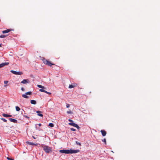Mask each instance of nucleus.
<instances>
[{
  "label": "nucleus",
  "mask_w": 160,
  "mask_h": 160,
  "mask_svg": "<svg viewBox=\"0 0 160 160\" xmlns=\"http://www.w3.org/2000/svg\"><path fill=\"white\" fill-rule=\"evenodd\" d=\"M79 150H59V152L62 153H64L65 154L69 153H75L79 152Z\"/></svg>",
  "instance_id": "f257e3e1"
},
{
  "label": "nucleus",
  "mask_w": 160,
  "mask_h": 160,
  "mask_svg": "<svg viewBox=\"0 0 160 160\" xmlns=\"http://www.w3.org/2000/svg\"><path fill=\"white\" fill-rule=\"evenodd\" d=\"M43 150L47 153H49L52 151V148L46 145H43L42 146Z\"/></svg>",
  "instance_id": "f03ea898"
},
{
  "label": "nucleus",
  "mask_w": 160,
  "mask_h": 160,
  "mask_svg": "<svg viewBox=\"0 0 160 160\" xmlns=\"http://www.w3.org/2000/svg\"><path fill=\"white\" fill-rule=\"evenodd\" d=\"M42 60L43 63L46 65L50 67H51L52 65H55L54 64L52 63L51 61L45 59L44 58H43Z\"/></svg>",
  "instance_id": "7ed1b4c3"
},
{
  "label": "nucleus",
  "mask_w": 160,
  "mask_h": 160,
  "mask_svg": "<svg viewBox=\"0 0 160 160\" xmlns=\"http://www.w3.org/2000/svg\"><path fill=\"white\" fill-rule=\"evenodd\" d=\"M12 73L15 74V75H21L23 73L22 72H16L13 70H11L10 71Z\"/></svg>",
  "instance_id": "20e7f679"
},
{
  "label": "nucleus",
  "mask_w": 160,
  "mask_h": 160,
  "mask_svg": "<svg viewBox=\"0 0 160 160\" xmlns=\"http://www.w3.org/2000/svg\"><path fill=\"white\" fill-rule=\"evenodd\" d=\"M77 86V84L76 83H73L72 84H71L69 85V88H74L75 87H76Z\"/></svg>",
  "instance_id": "39448f33"
},
{
  "label": "nucleus",
  "mask_w": 160,
  "mask_h": 160,
  "mask_svg": "<svg viewBox=\"0 0 160 160\" xmlns=\"http://www.w3.org/2000/svg\"><path fill=\"white\" fill-rule=\"evenodd\" d=\"M9 63L8 62H5L2 63L0 64V68H1L5 66L8 65L9 64Z\"/></svg>",
  "instance_id": "423d86ee"
},
{
  "label": "nucleus",
  "mask_w": 160,
  "mask_h": 160,
  "mask_svg": "<svg viewBox=\"0 0 160 160\" xmlns=\"http://www.w3.org/2000/svg\"><path fill=\"white\" fill-rule=\"evenodd\" d=\"M13 30L12 29H7L6 30L3 31H2V33L3 34L7 33Z\"/></svg>",
  "instance_id": "0eeeda50"
},
{
  "label": "nucleus",
  "mask_w": 160,
  "mask_h": 160,
  "mask_svg": "<svg viewBox=\"0 0 160 160\" xmlns=\"http://www.w3.org/2000/svg\"><path fill=\"white\" fill-rule=\"evenodd\" d=\"M29 82V81L28 79H24L21 82V83L23 84H26Z\"/></svg>",
  "instance_id": "6e6552de"
},
{
  "label": "nucleus",
  "mask_w": 160,
  "mask_h": 160,
  "mask_svg": "<svg viewBox=\"0 0 160 160\" xmlns=\"http://www.w3.org/2000/svg\"><path fill=\"white\" fill-rule=\"evenodd\" d=\"M9 120H10V122H14V123H17V120L15 119H13L12 118H9Z\"/></svg>",
  "instance_id": "1a4fd4ad"
},
{
  "label": "nucleus",
  "mask_w": 160,
  "mask_h": 160,
  "mask_svg": "<svg viewBox=\"0 0 160 160\" xmlns=\"http://www.w3.org/2000/svg\"><path fill=\"white\" fill-rule=\"evenodd\" d=\"M101 132L102 133V135L103 136H105L106 134V132L104 130H101Z\"/></svg>",
  "instance_id": "9d476101"
},
{
  "label": "nucleus",
  "mask_w": 160,
  "mask_h": 160,
  "mask_svg": "<svg viewBox=\"0 0 160 160\" xmlns=\"http://www.w3.org/2000/svg\"><path fill=\"white\" fill-rule=\"evenodd\" d=\"M2 116L4 117L8 118L12 117V115H8L3 113L2 114Z\"/></svg>",
  "instance_id": "9b49d317"
},
{
  "label": "nucleus",
  "mask_w": 160,
  "mask_h": 160,
  "mask_svg": "<svg viewBox=\"0 0 160 160\" xmlns=\"http://www.w3.org/2000/svg\"><path fill=\"white\" fill-rule=\"evenodd\" d=\"M36 112L38 113V116H40V117H42L43 115L42 114H41V112L38 111H36Z\"/></svg>",
  "instance_id": "f8f14e48"
},
{
  "label": "nucleus",
  "mask_w": 160,
  "mask_h": 160,
  "mask_svg": "<svg viewBox=\"0 0 160 160\" xmlns=\"http://www.w3.org/2000/svg\"><path fill=\"white\" fill-rule=\"evenodd\" d=\"M26 143L27 144H28L30 145H36V144H34L32 142H31L28 141H27L26 142Z\"/></svg>",
  "instance_id": "ddd939ff"
},
{
  "label": "nucleus",
  "mask_w": 160,
  "mask_h": 160,
  "mask_svg": "<svg viewBox=\"0 0 160 160\" xmlns=\"http://www.w3.org/2000/svg\"><path fill=\"white\" fill-rule=\"evenodd\" d=\"M69 124L70 125H71L73 127H75L77 124L72 122L69 123Z\"/></svg>",
  "instance_id": "4468645a"
},
{
  "label": "nucleus",
  "mask_w": 160,
  "mask_h": 160,
  "mask_svg": "<svg viewBox=\"0 0 160 160\" xmlns=\"http://www.w3.org/2000/svg\"><path fill=\"white\" fill-rule=\"evenodd\" d=\"M30 102L31 104H36V102L34 100H31Z\"/></svg>",
  "instance_id": "2eb2a0df"
},
{
  "label": "nucleus",
  "mask_w": 160,
  "mask_h": 160,
  "mask_svg": "<svg viewBox=\"0 0 160 160\" xmlns=\"http://www.w3.org/2000/svg\"><path fill=\"white\" fill-rule=\"evenodd\" d=\"M16 110L17 111H19L20 110V108L18 106L15 107Z\"/></svg>",
  "instance_id": "dca6fc26"
},
{
  "label": "nucleus",
  "mask_w": 160,
  "mask_h": 160,
  "mask_svg": "<svg viewBox=\"0 0 160 160\" xmlns=\"http://www.w3.org/2000/svg\"><path fill=\"white\" fill-rule=\"evenodd\" d=\"M8 81H4V83L5 84L4 87H6L7 86V84L8 83Z\"/></svg>",
  "instance_id": "f3484780"
},
{
  "label": "nucleus",
  "mask_w": 160,
  "mask_h": 160,
  "mask_svg": "<svg viewBox=\"0 0 160 160\" xmlns=\"http://www.w3.org/2000/svg\"><path fill=\"white\" fill-rule=\"evenodd\" d=\"M22 96L24 98H28V96L26 94H22Z\"/></svg>",
  "instance_id": "a211bd4d"
},
{
  "label": "nucleus",
  "mask_w": 160,
  "mask_h": 160,
  "mask_svg": "<svg viewBox=\"0 0 160 160\" xmlns=\"http://www.w3.org/2000/svg\"><path fill=\"white\" fill-rule=\"evenodd\" d=\"M38 87L40 88H45V87L44 86L40 85H37Z\"/></svg>",
  "instance_id": "6ab92c4d"
},
{
  "label": "nucleus",
  "mask_w": 160,
  "mask_h": 160,
  "mask_svg": "<svg viewBox=\"0 0 160 160\" xmlns=\"http://www.w3.org/2000/svg\"><path fill=\"white\" fill-rule=\"evenodd\" d=\"M48 126L49 127L52 128L54 127V124L52 123H50L49 124Z\"/></svg>",
  "instance_id": "aec40b11"
},
{
  "label": "nucleus",
  "mask_w": 160,
  "mask_h": 160,
  "mask_svg": "<svg viewBox=\"0 0 160 160\" xmlns=\"http://www.w3.org/2000/svg\"><path fill=\"white\" fill-rule=\"evenodd\" d=\"M25 94H26V95H31V94H32V92H26L25 93Z\"/></svg>",
  "instance_id": "412c9836"
},
{
  "label": "nucleus",
  "mask_w": 160,
  "mask_h": 160,
  "mask_svg": "<svg viewBox=\"0 0 160 160\" xmlns=\"http://www.w3.org/2000/svg\"><path fill=\"white\" fill-rule=\"evenodd\" d=\"M43 89V88L40 89H39V91L41 92H45L46 91L45 90H44Z\"/></svg>",
  "instance_id": "4be33fe9"
},
{
  "label": "nucleus",
  "mask_w": 160,
  "mask_h": 160,
  "mask_svg": "<svg viewBox=\"0 0 160 160\" xmlns=\"http://www.w3.org/2000/svg\"><path fill=\"white\" fill-rule=\"evenodd\" d=\"M6 37V36L3 35H2L0 36V38H4Z\"/></svg>",
  "instance_id": "5701e85b"
},
{
  "label": "nucleus",
  "mask_w": 160,
  "mask_h": 160,
  "mask_svg": "<svg viewBox=\"0 0 160 160\" xmlns=\"http://www.w3.org/2000/svg\"><path fill=\"white\" fill-rule=\"evenodd\" d=\"M1 119L4 122H6L7 121V120L5 118H1Z\"/></svg>",
  "instance_id": "b1692460"
},
{
  "label": "nucleus",
  "mask_w": 160,
  "mask_h": 160,
  "mask_svg": "<svg viewBox=\"0 0 160 160\" xmlns=\"http://www.w3.org/2000/svg\"><path fill=\"white\" fill-rule=\"evenodd\" d=\"M102 141L104 142L105 144H106V140L105 138H104L103 140H102Z\"/></svg>",
  "instance_id": "393cba45"
},
{
  "label": "nucleus",
  "mask_w": 160,
  "mask_h": 160,
  "mask_svg": "<svg viewBox=\"0 0 160 160\" xmlns=\"http://www.w3.org/2000/svg\"><path fill=\"white\" fill-rule=\"evenodd\" d=\"M67 113L68 114H71L72 113V112L71 111H68L67 112Z\"/></svg>",
  "instance_id": "a878e982"
},
{
  "label": "nucleus",
  "mask_w": 160,
  "mask_h": 160,
  "mask_svg": "<svg viewBox=\"0 0 160 160\" xmlns=\"http://www.w3.org/2000/svg\"><path fill=\"white\" fill-rule=\"evenodd\" d=\"M76 143L77 145H79L80 146L81 145V143L80 142H78V141H76Z\"/></svg>",
  "instance_id": "bb28decb"
},
{
  "label": "nucleus",
  "mask_w": 160,
  "mask_h": 160,
  "mask_svg": "<svg viewBox=\"0 0 160 160\" xmlns=\"http://www.w3.org/2000/svg\"><path fill=\"white\" fill-rule=\"evenodd\" d=\"M7 159L8 160H14V159H12V158H10L9 157H7Z\"/></svg>",
  "instance_id": "cd10ccee"
},
{
  "label": "nucleus",
  "mask_w": 160,
  "mask_h": 160,
  "mask_svg": "<svg viewBox=\"0 0 160 160\" xmlns=\"http://www.w3.org/2000/svg\"><path fill=\"white\" fill-rule=\"evenodd\" d=\"M70 129L71 131H76V129L73 128H71Z\"/></svg>",
  "instance_id": "c85d7f7f"
},
{
  "label": "nucleus",
  "mask_w": 160,
  "mask_h": 160,
  "mask_svg": "<svg viewBox=\"0 0 160 160\" xmlns=\"http://www.w3.org/2000/svg\"><path fill=\"white\" fill-rule=\"evenodd\" d=\"M75 127L76 128L78 129H79L80 128V127L79 126H78V125L77 124L76 126Z\"/></svg>",
  "instance_id": "c756f323"
},
{
  "label": "nucleus",
  "mask_w": 160,
  "mask_h": 160,
  "mask_svg": "<svg viewBox=\"0 0 160 160\" xmlns=\"http://www.w3.org/2000/svg\"><path fill=\"white\" fill-rule=\"evenodd\" d=\"M45 92H45V93H47V94H48L50 95V94H51V92H47V91H45Z\"/></svg>",
  "instance_id": "7c9ffc66"
},
{
  "label": "nucleus",
  "mask_w": 160,
  "mask_h": 160,
  "mask_svg": "<svg viewBox=\"0 0 160 160\" xmlns=\"http://www.w3.org/2000/svg\"><path fill=\"white\" fill-rule=\"evenodd\" d=\"M70 105L69 104H67L66 105V107L67 108L69 107Z\"/></svg>",
  "instance_id": "2f4dec72"
},
{
  "label": "nucleus",
  "mask_w": 160,
  "mask_h": 160,
  "mask_svg": "<svg viewBox=\"0 0 160 160\" xmlns=\"http://www.w3.org/2000/svg\"><path fill=\"white\" fill-rule=\"evenodd\" d=\"M24 117H25V118H27L28 119V118H29V117H28V116H27L24 115Z\"/></svg>",
  "instance_id": "473e14b6"
},
{
  "label": "nucleus",
  "mask_w": 160,
  "mask_h": 160,
  "mask_svg": "<svg viewBox=\"0 0 160 160\" xmlns=\"http://www.w3.org/2000/svg\"><path fill=\"white\" fill-rule=\"evenodd\" d=\"M68 121H70V122H73V121L72 120H71V119H69L68 120Z\"/></svg>",
  "instance_id": "72a5a7b5"
},
{
  "label": "nucleus",
  "mask_w": 160,
  "mask_h": 160,
  "mask_svg": "<svg viewBox=\"0 0 160 160\" xmlns=\"http://www.w3.org/2000/svg\"><path fill=\"white\" fill-rule=\"evenodd\" d=\"M21 90L22 91H24V89L23 88H21Z\"/></svg>",
  "instance_id": "f704fd0d"
},
{
  "label": "nucleus",
  "mask_w": 160,
  "mask_h": 160,
  "mask_svg": "<svg viewBox=\"0 0 160 160\" xmlns=\"http://www.w3.org/2000/svg\"><path fill=\"white\" fill-rule=\"evenodd\" d=\"M38 125L39 127H40L41 126V123H39V124H38Z\"/></svg>",
  "instance_id": "c9c22d12"
},
{
  "label": "nucleus",
  "mask_w": 160,
  "mask_h": 160,
  "mask_svg": "<svg viewBox=\"0 0 160 160\" xmlns=\"http://www.w3.org/2000/svg\"><path fill=\"white\" fill-rule=\"evenodd\" d=\"M32 137L34 139L35 138L34 136H32Z\"/></svg>",
  "instance_id": "e433bc0d"
},
{
  "label": "nucleus",
  "mask_w": 160,
  "mask_h": 160,
  "mask_svg": "<svg viewBox=\"0 0 160 160\" xmlns=\"http://www.w3.org/2000/svg\"><path fill=\"white\" fill-rule=\"evenodd\" d=\"M1 46V45L0 44V47Z\"/></svg>",
  "instance_id": "4c0bfd02"
}]
</instances>
